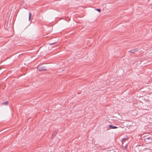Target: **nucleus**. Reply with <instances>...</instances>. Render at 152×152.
Masks as SVG:
<instances>
[{
  "mask_svg": "<svg viewBox=\"0 0 152 152\" xmlns=\"http://www.w3.org/2000/svg\"><path fill=\"white\" fill-rule=\"evenodd\" d=\"M144 140L146 143L147 144H149L152 141V137L147 138H144Z\"/></svg>",
  "mask_w": 152,
  "mask_h": 152,
  "instance_id": "obj_2",
  "label": "nucleus"
},
{
  "mask_svg": "<svg viewBox=\"0 0 152 152\" xmlns=\"http://www.w3.org/2000/svg\"><path fill=\"white\" fill-rule=\"evenodd\" d=\"M28 15H29L28 20H29L30 21L31 19V12H29V13Z\"/></svg>",
  "mask_w": 152,
  "mask_h": 152,
  "instance_id": "obj_7",
  "label": "nucleus"
},
{
  "mask_svg": "<svg viewBox=\"0 0 152 152\" xmlns=\"http://www.w3.org/2000/svg\"><path fill=\"white\" fill-rule=\"evenodd\" d=\"M144 137V138H151V137H152V135H149L148 134L146 135H145Z\"/></svg>",
  "mask_w": 152,
  "mask_h": 152,
  "instance_id": "obj_6",
  "label": "nucleus"
},
{
  "mask_svg": "<svg viewBox=\"0 0 152 152\" xmlns=\"http://www.w3.org/2000/svg\"><path fill=\"white\" fill-rule=\"evenodd\" d=\"M138 48H135L134 49H133L132 50H129V52L130 53H134L135 52H137V51Z\"/></svg>",
  "mask_w": 152,
  "mask_h": 152,
  "instance_id": "obj_3",
  "label": "nucleus"
},
{
  "mask_svg": "<svg viewBox=\"0 0 152 152\" xmlns=\"http://www.w3.org/2000/svg\"><path fill=\"white\" fill-rule=\"evenodd\" d=\"M109 127L111 129H115L118 128L117 127L115 126H113L112 125H109Z\"/></svg>",
  "mask_w": 152,
  "mask_h": 152,
  "instance_id": "obj_4",
  "label": "nucleus"
},
{
  "mask_svg": "<svg viewBox=\"0 0 152 152\" xmlns=\"http://www.w3.org/2000/svg\"><path fill=\"white\" fill-rule=\"evenodd\" d=\"M127 146V145L126 144L125 146H124L123 147V149H126Z\"/></svg>",
  "mask_w": 152,
  "mask_h": 152,
  "instance_id": "obj_10",
  "label": "nucleus"
},
{
  "mask_svg": "<svg viewBox=\"0 0 152 152\" xmlns=\"http://www.w3.org/2000/svg\"><path fill=\"white\" fill-rule=\"evenodd\" d=\"M37 68L39 70V71H40L47 70L46 67L45 66V65H42L40 66H37Z\"/></svg>",
  "mask_w": 152,
  "mask_h": 152,
  "instance_id": "obj_1",
  "label": "nucleus"
},
{
  "mask_svg": "<svg viewBox=\"0 0 152 152\" xmlns=\"http://www.w3.org/2000/svg\"><path fill=\"white\" fill-rule=\"evenodd\" d=\"M55 135V133H54L53 134H52V136H54Z\"/></svg>",
  "mask_w": 152,
  "mask_h": 152,
  "instance_id": "obj_12",
  "label": "nucleus"
},
{
  "mask_svg": "<svg viewBox=\"0 0 152 152\" xmlns=\"http://www.w3.org/2000/svg\"><path fill=\"white\" fill-rule=\"evenodd\" d=\"M127 139V137H124L123 138V139H122V140H121L122 144H123L124 143V142H123L125 140H126Z\"/></svg>",
  "mask_w": 152,
  "mask_h": 152,
  "instance_id": "obj_5",
  "label": "nucleus"
},
{
  "mask_svg": "<svg viewBox=\"0 0 152 152\" xmlns=\"http://www.w3.org/2000/svg\"><path fill=\"white\" fill-rule=\"evenodd\" d=\"M8 104V102H4L3 103V104L6 105H7Z\"/></svg>",
  "mask_w": 152,
  "mask_h": 152,
  "instance_id": "obj_8",
  "label": "nucleus"
},
{
  "mask_svg": "<svg viewBox=\"0 0 152 152\" xmlns=\"http://www.w3.org/2000/svg\"><path fill=\"white\" fill-rule=\"evenodd\" d=\"M56 42H54V43H51L49 44V45H53L55 43H56Z\"/></svg>",
  "mask_w": 152,
  "mask_h": 152,
  "instance_id": "obj_11",
  "label": "nucleus"
},
{
  "mask_svg": "<svg viewBox=\"0 0 152 152\" xmlns=\"http://www.w3.org/2000/svg\"><path fill=\"white\" fill-rule=\"evenodd\" d=\"M95 10H96V11H98L99 12H100V11H101V10L100 9H96Z\"/></svg>",
  "mask_w": 152,
  "mask_h": 152,
  "instance_id": "obj_9",
  "label": "nucleus"
}]
</instances>
